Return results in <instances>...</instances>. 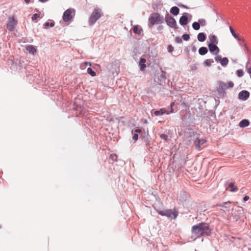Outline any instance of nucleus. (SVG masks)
<instances>
[{
	"instance_id": "nucleus-1",
	"label": "nucleus",
	"mask_w": 251,
	"mask_h": 251,
	"mask_svg": "<svg viewBox=\"0 0 251 251\" xmlns=\"http://www.w3.org/2000/svg\"><path fill=\"white\" fill-rule=\"evenodd\" d=\"M192 232L198 237L208 236L211 235V229L208 223L201 222L192 227Z\"/></svg>"
},
{
	"instance_id": "nucleus-2",
	"label": "nucleus",
	"mask_w": 251,
	"mask_h": 251,
	"mask_svg": "<svg viewBox=\"0 0 251 251\" xmlns=\"http://www.w3.org/2000/svg\"><path fill=\"white\" fill-rule=\"evenodd\" d=\"M165 19L163 16L158 12H153L151 14L148 19V26L150 28H152L154 25L161 24L164 22Z\"/></svg>"
},
{
	"instance_id": "nucleus-3",
	"label": "nucleus",
	"mask_w": 251,
	"mask_h": 251,
	"mask_svg": "<svg viewBox=\"0 0 251 251\" xmlns=\"http://www.w3.org/2000/svg\"><path fill=\"white\" fill-rule=\"evenodd\" d=\"M219 87L218 89V95L219 98H225L226 97V90L228 88H232L234 86V83L232 81H229L226 84L225 82L220 81H219Z\"/></svg>"
},
{
	"instance_id": "nucleus-4",
	"label": "nucleus",
	"mask_w": 251,
	"mask_h": 251,
	"mask_svg": "<svg viewBox=\"0 0 251 251\" xmlns=\"http://www.w3.org/2000/svg\"><path fill=\"white\" fill-rule=\"evenodd\" d=\"M200 134L197 132H193L190 136L191 140L194 141V144L195 146L196 149L198 150H201V145L206 142L205 139H200Z\"/></svg>"
},
{
	"instance_id": "nucleus-5",
	"label": "nucleus",
	"mask_w": 251,
	"mask_h": 251,
	"mask_svg": "<svg viewBox=\"0 0 251 251\" xmlns=\"http://www.w3.org/2000/svg\"><path fill=\"white\" fill-rule=\"evenodd\" d=\"M103 14L101 11V9L99 8H95L93 11L89 19V24L90 25H94L97 21L99 19Z\"/></svg>"
},
{
	"instance_id": "nucleus-6",
	"label": "nucleus",
	"mask_w": 251,
	"mask_h": 251,
	"mask_svg": "<svg viewBox=\"0 0 251 251\" xmlns=\"http://www.w3.org/2000/svg\"><path fill=\"white\" fill-rule=\"evenodd\" d=\"M157 212L161 216H166L171 219H175L178 216V211L173 212L171 209L157 210Z\"/></svg>"
},
{
	"instance_id": "nucleus-7",
	"label": "nucleus",
	"mask_w": 251,
	"mask_h": 251,
	"mask_svg": "<svg viewBox=\"0 0 251 251\" xmlns=\"http://www.w3.org/2000/svg\"><path fill=\"white\" fill-rule=\"evenodd\" d=\"M164 19L167 25L170 27L173 28L175 29H177L178 28L175 18L170 15L168 12H166Z\"/></svg>"
},
{
	"instance_id": "nucleus-8",
	"label": "nucleus",
	"mask_w": 251,
	"mask_h": 251,
	"mask_svg": "<svg viewBox=\"0 0 251 251\" xmlns=\"http://www.w3.org/2000/svg\"><path fill=\"white\" fill-rule=\"evenodd\" d=\"M18 23V21L15 19L14 16H9L8 18L6 27L10 31H13Z\"/></svg>"
},
{
	"instance_id": "nucleus-9",
	"label": "nucleus",
	"mask_w": 251,
	"mask_h": 251,
	"mask_svg": "<svg viewBox=\"0 0 251 251\" xmlns=\"http://www.w3.org/2000/svg\"><path fill=\"white\" fill-rule=\"evenodd\" d=\"M73 10L75 12L74 9L71 8H69L64 11L63 14L62 18L65 22H69L72 20L73 17V15H72Z\"/></svg>"
},
{
	"instance_id": "nucleus-10",
	"label": "nucleus",
	"mask_w": 251,
	"mask_h": 251,
	"mask_svg": "<svg viewBox=\"0 0 251 251\" xmlns=\"http://www.w3.org/2000/svg\"><path fill=\"white\" fill-rule=\"evenodd\" d=\"M171 111H168L165 109V108H160L159 110H155L153 114L155 116H161L163 115L164 114H169L171 113L174 112V109L173 108V106L174 105V103L173 102L171 103Z\"/></svg>"
},
{
	"instance_id": "nucleus-11",
	"label": "nucleus",
	"mask_w": 251,
	"mask_h": 251,
	"mask_svg": "<svg viewBox=\"0 0 251 251\" xmlns=\"http://www.w3.org/2000/svg\"><path fill=\"white\" fill-rule=\"evenodd\" d=\"M188 16H191V15L188 13H184L180 17L179 23L181 25L185 26L188 23Z\"/></svg>"
},
{
	"instance_id": "nucleus-12",
	"label": "nucleus",
	"mask_w": 251,
	"mask_h": 251,
	"mask_svg": "<svg viewBox=\"0 0 251 251\" xmlns=\"http://www.w3.org/2000/svg\"><path fill=\"white\" fill-rule=\"evenodd\" d=\"M250 93L247 90H242L238 94V99L242 100H246L248 99Z\"/></svg>"
},
{
	"instance_id": "nucleus-13",
	"label": "nucleus",
	"mask_w": 251,
	"mask_h": 251,
	"mask_svg": "<svg viewBox=\"0 0 251 251\" xmlns=\"http://www.w3.org/2000/svg\"><path fill=\"white\" fill-rule=\"evenodd\" d=\"M216 45L212 44H209L208 45L210 52L214 55H217L220 51L219 49Z\"/></svg>"
},
{
	"instance_id": "nucleus-14",
	"label": "nucleus",
	"mask_w": 251,
	"mask_h": 251,
	"mask_svg": "<svg viewBox=\"0 0 251 251\" xmlns=\"http://www.w3.org/2000/svg\"><path fill=\"white\" fill-rule=\"evenodd\" d=\"M7 63L8 65H11L10 69L11 70H15V69H21V66L20 65H17L18 63V60H16V62H14L12 59H9L7 61Z\"/></svg>"
},
{
	"instance_id": "nucleus-15",
	"label": "nucleus",
	"mask_w": 251,
	"mask_h": 251,
	"mask_svg": "<svg viewBox=\"0 0 251 251\" xmlns=\"http://www.w3.org/2000/svg\"><path fill=\"white\" fill-rule=\"evenodd\" d=\"M166 72L161 69V72L156 73L155 76L160 82H163L166 79Z\"/></svg>"
},
{
	"instance_id": "nucleus-16",
	"label": "nucleus",
	"mask_w": 251,
	"mask_h": 251,
	"mask_svg": "<svg viewBox=\"0 0 251 251\" xmlns=\"http://www.w3.org/2000/svg\"><path fill=\"white\" fill-rule=\"evenodd\" d=\"M146 59L143 57L140 58V61L139 62V66L140 67V70L141 71H143L145 70L146 68Z\"/></svg>"
},
{
	"instance_id": "nucleus-17",
	"label": "nucleus",
	"mask_w": 251,
	"mask_h": 251,
	"mask_svg": "<svg viewBox=\"0 0 251 251\" xmlns=\"http://www.w3.org/2000/svg\"><path fill=\"white\" fill-rule=\"evenodd\" d=\"M26 50L29 52V53H31L33 55L35 54L37 52L36 49L32 45L27 46L26 47Z\"/></svg>"
},
{
	"instance_id": "nucleus-18",
	"label": "nucleus",
	"mask_w": 251,
	"mask_h": 251,
	"mask_svg": "<svg viewBox=\"0 0 251 251\" xmlns=\"http://www.w3.org/2000/svg\"><path fill=\"white\" fill-rule=\"evenodd\" d=\"M250 125V122L248 119L242 120L239 124L240 127L244 128L249 126Z\"/></svg>"
},
{
	"instance_id": "nucleus-19",
	"label": "nucleus",
	"mask_w": 251,
	"mask_h": 251,
	"mask_svg": "<svg viewBox=\"0 0 251 251\" xmlns=\"http://www.w3.org/2000/svg\"><path fill=\"white\" fill-rule=\"evenodd\" d=\"M229 29L230 31V32L232 34V35L238 41H242L243 39H242L236 33L234 29L233 28V27L231 26H229Z\"/></svg>"
},
{
	"instance_id": "nucleus-20",
	"label": "nucleus",
	"mask_w": 251,
	"mask_h": 251,
	"mask_svg": "<svg viewBox=\"0 0 251 251\" xmlns=\"http://www.w3.org/2000/svg\"><path fill=\"white\" fill-rule=\"evenodd\" d=\"M197 39L201 42H204L206 39V35L203 32H200L197 36Z\"/></svg>"
},
{
	"instance_id": "nucleus-21",
	"label": "nucleus",
	"mask_w": 251,
	"mask_h": 251,
	"mask_svg": "<svg viewBox=\"0 0 251 251\" xmlns=\"http://www.w3.org/2000/svg\"><path fill=\"white\" fill-rule=\"evenodd\" d=\"M170 12L174 16H177L179 13V9L177 6H173L171 8Z\"/></svg>"
},
{
	"instance_id": "nucleus-22",
	"label": "nucleus",
	"mask_w": 251,
	"mask_h": 251,
	"mask_svg": "<svg viewBox=\"0 0 251 251\" xmlns=\"http://www.w3.org/2000/svg\"><path fill=\"white\" fill-rule=\"evenodd\" d=\"M142 31V28L138 25H134L133 27V31L135 34L139 35Z\"/></svg>"
},
{
	"instance_id": "nucleus-23",
	"label": "nucleus",
	"mask_w": 251,
	"mask_h": 251,
	"mask_svg": "<svg viewBox=\"0 0 251 251\" xmlns=\"http://www.w3.org/2000/svg\"><path fill=\"white\" fill-rule=\"evenodd\" d=\"M209 38L211 42L210 44H218V41L217 37L215 35H210Z\"/></svg>"
},
{
	"instance_id": "nucleus-24",
	"label": "nucleus",
	"mask_w": 251,
	"mask_h": 251,
	"mask_svg": "<svg viewBox=\"0 0 251 251\" xmlns=\"http://www.w3.org/2000/svg\"><path fill=\"white\" fill-rule=\"evenodd\" d=\"M207 52L208 49L205 47H201L199 50V53L201 55H204L206 54Z\"/></svg>"
},
{
	"instance_id": "nucleus-25",
	"label": "nucleus",
	"mask_w": 251,
	"mask_h": 251,
	"mask_svg": "<svg viewBox=\"0 0 251 251\" xmlns=\"http://www.w3.org/2000/svg\"><path fill=\"white\" fill-rule=\"evenodd\" d=\"M242 41H243V44H240V46L244 47V50L247 54H248V56H249L250 54H251V52L246 44L245 43V40L243 39Z\"/></svg>"
},
{
	"instance_id": "nucleus-26",
	"label": "nucleus",
	"mask_w": 251,
	"mask_h": 251,
	"mask_svg": "<svg viewBox=\"0 0 251 251\" xmlns=\"http://www.w3.org/2000/svg\"><path fill=\"white\" fill-rule=\"evenodd\" d=\"M228 63V59L227 57H224V58L221 59L220 63L221 65L223 67H226L227 66Z\"/></svg>"
},
{
	"instance_id": "nucleus-27",
	"label": "nucleus",
	"mask_w": 251,
	"mask_h": 251,
	"mask_svg": "<svg viewBox=\"0 0 251 251\" xmlns=\"http://www.w3.org/2000/svg\"><path fill=\"white\" fill-rule=\"evenodd\" d=\"M142 139L145 142H148L150 140L151 137L148 133H146L145 132L144 133V135H142Z\"/></svg>"
},
{
	"instance_id": "nucleus-28",
	"label": "nucleus",
	"mask_w": 251,
	"mask_h": 251,
	"mask_svg": "<svg viewBox=\"0 0 251 251\" xmlns=\"http://www.w3.org/2000/svg\"><path fill=\"white\" fill-rule=\"evenodd\" d=\"M54 26V22H52L51 23L47 22L44 24V27L45 29H48L49 28V27H53Z\"/></svg>"
},
{
	"instance_id": "nucleus-29",
	"label": "nucleus",
	"mask_w": 251,
	"mask_h": 251,
	"mask_svg": "<svg viewBox=\"0 0 251 251\" xmlns=\"http://www.w3.org/2000/svg\"><path fill=\"white\" fill-rule=\"evenodd\" d=\"M87 72L89 75H90L92 76H95L96 75V72L91 67H89L87 68Z\"/></svg>"
},
{
	"instance_id": "nucleus-30",
	"label": "nucleus",
	"mask_w": 251,
	"mask_h": 251,
	"mask_svg": "<svg viewBox=\"0 0 251 251\" xmlns=\"http://www.w3.org/2000/svg\"><path fill=\"white\" fill-rule=\"evenodd\" d=\"M200 25L198 22H194L192 24V27L195 30H198L200 28Z\"/></svg>"
},
{
	"instance_id": "nucleus-31",
	"label": "nucleus",
	"mask_w": 251,
	"mask_h": 251,
	"mask_svg": "<svg viewBox=\"0 0 251 251\" xmlns=\"http://www.w3.org/2000/svg\"><path fill=\"white\" fill-rule=\"evenodd\" d=\"M200 26H204L206 25V21L204 19H200L198 20Z\"/></svg>"
},
{
	"instance_id": "nucleus-32",
	"label": "nucleus",
	"mask_w": 251,
	"mask_h": 251,
	"mask_svg": "<svg viewBox=\"0 0 251 251\" xmlns=\"http://www.w3.org/2000/svg\"><path fill=\"white\" fill-rule=\"evenodd\" d=\"M231 202L230 201H227L224 202V204H225V208L228 211L231 208Z\"/></svg>"
},
{
	"instance_id": "nucleus-33",
	"label": "nucleus",
	"mask_w": 251,
	"mask_h": 251,
	"mask_svg": "<svg viewBox=\"0 0 251 251\" xmlns=\"http://www.w3.org/2000/svg\"><path fill=\"white\" fill-rule=\"evenodd\" d=\"M214 62L213 59H206L204 61V64L206 66H210L211 65V63Z\"/></svg>"
},
{
	"instance_id": "nucleus-34",
	"label": "nucleus",
	"mask_w": 251,
	"mask_h": 251,
	"mask_svg": "<svg viewBox=\"0 0 251 251\" xmlns=\"http://www.w3.org/2000/svg\"><path fill=\"white\" fill-rule=\"evenodd\" d=\"M229 187L230 188L231 192H234L237 190L238 188L234 186V184L232 182L229 184Z\"/></svg>"
},
{
	"instance_id": "nucleus-35",
	"label": "nucleus",
	"mask_w": 251,
	"mask_h": 251,
	"mask_svg": "<svg viewBox=\"0 0 251 251\" xmlns=\"http://www.w3.org/2000/svg\"><path fill=\"white\" fill-rule=\"evenodd\" d=\"M236 75L238 77H242L244 75V72L241 69H239L236 71Z\"/></svg>"
},
{
	"instance_id": "nucleus-36",
	"label": "nucleus",
	"mask_w": 251,
	"mask_h": 251,
	"mask_svg": "<svg viewBox=\"0 0 251 251\" xmlns=\"http://www.w3.org/2000/svg\"><path fill=\"white\" fill-rule=\"evenodd\" d=\"M159 137L162 140H163L165 141H166L168 139V136L166 134H160Z\"/></svg>"
},
{
	"instance_id": "nucleus-37",
	"label": "nucleus",
	"mask_w": 251,
	"mask_h": 251,
	"mask_svg": "<svg viewBox=\"0 0 251 251\" xmlns=\"http://www.w3.org/2000/svg\"><path fill=\"white\" fill-rule=\"evenodd\" d=\"M182 39L186 41H188L190 39V35L189 34H184L182 36Z\"/></svg>"
},
{
	"instance_id": "nucleus-38",
	"label": "nucleus",
	"mask_w": 251,
	"mask_h": 251,
	"mask_svg": "<svg viewBox=\"0 0 251 251\" xmlns=\"http://www.w3.org/2000/svg\"><path fill=\"white\" fill-rule=\"evenodd\" d=\"M40 17V15L38 13H35L34 14L32 17H31V19H32V21H35L36 20H37L39 17Z\"/></svg>"
},
{
	"instance_id": "nucleus-39",
	"label": "nucleus",
	"mask_w": 251,
	"mask_h": 251,
	"mask_svg": "<svg viewBox=\"0 0 251 251\" xmlns=\"http://www.w3.org/2000/svg\"><path fill=\"white\" fill-rule=\"evenodd\" d=\"M132 133L133 134L132 139L135 141H136L138 139V134L137 133H133V131L132 130Z\"/></svg>"
},
{
	"instance_id": "nucleus-40",
	"label": "nucleus",
	"mask_w": 251,
	"mask_h": 251,
	"mask_svg": "<svg viewBox=\"0 0 251 251\" xmlns=\"http://www.w3.org/2000/svg\"><path fill=\"white\" fill-rule=\"evenodd\" d=\"M190 68H191V70H193V71H195V70H197V69H198L197 64H192L190 66Z\"/></svg>"
},
{
	"instance_id": "nucleus-41",
	"label": "nucleus",
	"mask_w": 251,
	"mask_h": 251,
	"mask_svg": "<svg viewBox=\"0 0 251 251\" xmlns=\"http://www.w3.org/2000/svg\"><path fill=\"white\" fill-rule=\"evenodd\" d=\"M176 4L179 7L184 8H186V9H188V7L187 6L184 5V4H183L182 3H181L180 2H177Z\"/></svg>"
},
{
	"instance_id": "nucleus-42",
	"label": "nucleus",
	"mask_w": 251,
	"mask_h": 251,
	"mask_svg": "<svg viewBox=\"0 0 251 251\" xmlns=\"http://www.w3.org/2000/svg\"><path fill=\"white\" fill-rule=\"evenodd\" d=\"M167 50L169 52H172L174 50V47L171 45H170L168 46Z\"/></svg>"
},
{
	"instance_id": "nucleus-43",
	"label": "nucleus",
	"mask_w": 251,
	"mask_h": 251,
	"mask_svg": "<svg viewBox=\"0 0 251 251\" xmlns=\"http://www.w3.org/2000/svg\"><path fill=\"white\" fill-rule=\"evenodd\" d=\"M175 41L177 43H181L182 42V39L178 36L176 37Z\"/></svg>"
},
{
	"instance_id": "nucleus-44",
	"label": "nucleus",
	"mask_w": 251,
	"mask_h": 251,
	"mask_svg": "<svg viewBox=\"0 0 251 251\" xmlns=\"http://www.w3.org/2000/svg\"><path fill=\"white\" fill-rule=\"evenodd\" d=\"M222 57L220 55H217L215 57V60L216 62H221Z\"/></svg>"
},
{
	"instance_id": "nucleus-45",
	"label": "nucleus",
	"mask_w": 251,
	"mask_h": 251,
	"mask_svg": "<svg viewBox=\"0 0 251 251\" xmlns=\"http://www.w3.org/2000/svg\"><path fill=\"white\" fill-rule=\"evenodd\" d=\"M110 158L113 160H116L117 158V156L115 154H112L110 155Z\"/></svg>"
},
{
	"instance_id": "nucleus-46",
	"label": "nucleus",
	"mask_w": 251,
	"mask_h": 251,
	"mask_svg": "<svg viewBox=\"0 0 251 251\" xmlns=\"http://www.w3.org/2000/svg\"><path fill=\"white\" fill-rule=\"evenodd\" d=\"M249 65H251V59L249 57L248 61L246 64V67L247 68Z\"/></svg>"
},
{
	"instance_id": "nucleus-47",
	"label": "nucleus",
	"mask_w": 251,
	"mask_h": 251,
	"mask_svg": "<svg viewBox=\"0 0 251 251\" xmlns=\"http://www.w3.org/2000/svg\"><path fill=\"white\" fill-rule=\"evenodd\" d=\"M163 29H164V26L163 25H159L157 27V29L158 31L162 30Z\"/></svg>"
},
{
	"instance_id": "nucleus-48",
	"label": "nucleus",
	"mask_w": 251,
	"mask_h": 251,
	"mask_svg": "<svg viewBox=\"0 0 251 251\" xmlns=\"http://www.w3.org/2000/svg\"><path fill=\"white\" fill-rule=\"evenodd\" d=\"M225 204H224V202L223 203H217V206L218 207H224L225 208Z\"/></svg>"
},
{
	"instance_id": "nucleus-49",
	"label": "nucleus",
	"mask_w": 251,
	"mask_h": 251,
	"mask_svg": "<svg viewBox=\"0 0 251 251\" xmlns=\"http://www.w3.org/2000/svg\"><path fill=\"white\" fill-rule=\"evenodd\" d=\"M237 212L238 213V214H239V215L237 216V217L236 218V219L237 220V219L239 218H240V215L242 214V210H240V209H239L237 211Z\"/></svg>"
},
{
	"instance_id": "nucleus-50",
	"label": "nucleus",
	"mask_w": 251,
	"mask_h": 251,
	"mask_svg": "<svg viewBox=\"0 0 251 251\" xmlns=\"http://www.w3.org/2000/svg\"><path fill=\"white\" fill-rule=\"evenodd\" d=\"M142 132V130L141 129H139V128H137V129H135L134 130V132L135 133H140Z\"/></svg>"
},
{
	"instance_id": "nucleus-51",
	"label": "nucleus",
	"mask_w": 251,
	"mask_h": 251,
	"mask_svg": "<svg viewBox=\"0 0 251 251\" xmlns=\"http://www.w3.org/2000/svg\"><path fill=\"white\" fill-rule=\"evenodd\" d=\"M249 199H250L249 196H247V195H246V196H245L243 198V201H248V200H249Z\"/></svg>"
},
{
	"instance_id": "nucleus-52",
	"label": "nucleus",
	"mask_w": 251,
	"mask_h": 251,
	"mask_svg": "<svg viewBox=\"0 0 251 251\" xmlns=\"http://www.w3.org/2000/svg\"><path fill=\"white\" fill-rule=\"evenodd\" d=\"M192 51H193V52H195V51H196V50H197V48H196V46H195L193 45V46H192Z\"/></svg>"
},
{
	"instance_id": "nucleus-53",
	"label": "nucleus",
	"mask_w": 251,
	"mask_h": 251,
	"mask_svg": "<svg viewBox=\"0 0 251 251\" xmlns=\"http://www.w3.org/2000/svg\"><path fill=\"white\" fill-rule=\"evenodd\" d=\"M84 64L86 66H91V62H84Z\"/></svg>"
},
{
	"instance_id": "nucleus-54",
	"label": "nucleus",
	"mask_w": 251,
	"mask_h": 251,
	"mask_svg": "<svg viewBox=\"0 0 251 251\" xmlns=\"http://www.w3.org/2000/svg\"><path fill=\"white\" fill-rule=\"evenodd\" d=\"M146 146H148V147H150V145H151V144H150V140L148 142H146Z\"/></svg>"
},
{
	"instance_id": "nucleus-55",
	"label": "nucleus",
	"mask_w": 251,
	"mask_h": 251,
	"mask_svg": "<svg viewBox=\"0 0 251 251\" xmlns=\"http://www.w3.org/2000/svg\"><path fill=\"white\" fill-rule=\"evenodd\" d=\"M185 52H186V53L187 54H189V50H188V49H185Z\"/></svg>"
},
{
	"instance_id": "nucleus-56",
	"label": "nucleus",
	"mask_w": 251,
	"mask_h": 251,
	"mask_svg": "<svg viewBox=\"0 0 251 251\" xmlns=\"http://www.w3.org/2000/svg\"><path fill=\"white\" fill-rule=\"evenodd\" d=\"M25 2L27 4H28L30 2V0H24Z\"/></svg>"
},
{
	"instance_id": "nucleus-57",
	"label": "nucleus",
	"mask_w": 251,
	"mask_h": 251,
	"mask_svg": "<svg viewBox=\"0 0 251 251\" xmlns=\"http://www.w3.org/2000/svg\"><path fill=\"white\" fill-rule=\"evenodd\" d=\"M41 2H45L47 1L48 0H39Z\"/></svg>"
},
{
	"instance_id": "nucleus-58",
	"label": "nucleus",
	"mask_w": 251,
	"mask_h": 251,
	"mask_svg": "<svg viewBox=\"0 0 251 251\" xmlns=\"http://www.w3.org/2000/svg\"><path fill=\"white\" fill-rule=\"evenodd\" d=\"M186 193L185 192H183L181 193L180 196H182V195L184 196Z\"/></svg>"
},
{
	"instance_id": "nucleus-59",
	"label": "nucleus",
	"mask_w": 251,
	"mask_h": 251,
	"mask_svg": "<svg viewBox=\"0 0 251 251\" xmlns=\"http://www.w3.org/2000/svg\"><path fill=\"white\" fill-rule=\"evenodd\" d=\"M1 227V226H0V228Z\"/></svg>"
}]
</instances>
